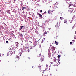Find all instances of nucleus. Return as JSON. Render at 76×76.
<instances>
[{
    "label": "nucleus",
    "instance_id": "obj_17",
    "mask_svg": "<svg viewBox=\"0 0 76 76\" xmlns=\"http://www.w3.org/2000/svg\"><path fill=\"white\" fill-rule=\"evenodd\" d=\"M54 63H56V59H54Z\"/></svg>",
    "mask_w": 76,
    "mask_h": 76
},
{
    "label": "nucleus",
    "instance_id": "obj_10",
    "mask_svg": "<svg viewBox=\"0 0 76 76\" xmlns=\"http://www.w3.org/2000/svg\"><path fill=\"white\" fill-rule=\"evenodd\" d=\"M52 48L53 50V51H54V50H55V47L53 46L52 47Z\"/></svg>",
    "mask_w": 76,
    "mask_h": 76
},
{
    "label": "nucleus",
    "instance_id": "obj_5",
    "mask_svg": "<svg viewBox=\"0 0 76 76\" xmlns=\"http://www.w3.org/2000/svg\"><path fill=\"white\" fill-rule=\"evenodd\" d=\"M47 31H45L44 33V34H43V36L44 37H45L46 35H46V34H47Z\"/></svg>",
    "mask_w": 76,
    "mask_h": 76
},
{
    "label": "nucleus",
    "instance_id": "obj_34",
    "mask_svg": "<svg viewBox=\"0 0 76 76\" xmlns=\"http://www.w3.org/2000/svg\"><path fill=\"white\" fill-rule=\"evenodd\" d=\"M75 34H76V31L75 33Z\"/></svg>",
    "mask_w": 76,
    "mask_h": 76
},
{
    "label": "nucleus",
    "instance_id": "obj_15",
    "mask_svg": "<svg viewBox=\"0 0 76 76\" xmlns=\"http://www.w3.org/2000/svg\"><path fill=\"white\" fill-rule=\"evenodd\" d=\"M36 43H37V42H34V45H36V44H36Z\"/></svg>",
    "mask_w": 76,
    "mask_h": 76
},
{
    "label": "nucleus",
    "instance_id": "obj_20",
    "mask_svg": "<svg viewBox=\"0 0 76 76\" xmlns=\"http://www.w3.org/2000/svg\"><path fill=\"white\" fill-rule=\"evenodd\" d=\"M74 13H75V14H76V10H75V11H74Z\"/></svg>",
    "mask_w": 76,
    "mask_h": 76
},
{
    "label": "nucleus",
    "instance_id": "obj_12",
    "mask_svg": "<svg viewBox=\"0 0 76 76\" xmlns=\"http://www.w3.org/2000/svg\"><path fill=\"white\" fill-rule=\"evenodd\" d=\"M38 67H39V68H40V69H41V65H38Z\"/></svg>",
    "mask_w": 76,
    "mask_h": 76
},
{
    "label": "nucleus",
    "instance_id": "obj_25",
    "mask_svg": "<svg viewBox=\"0 0 76 76\" xmlns=\"http://www.w3.org/2000/svg\"><path fill=\"white\" fill-rule=\"evenodd\" d=\"M72 43H73V42H70V44H72Z\"/></svg>",
    "mask_w": 76,
    "mask_h": 76
},
{
    "label": "nucleus",
    "instance_id": "obj_41",
    "mask_svg": "<svg viewBox=\"0 0 76 76\" xmlns=\"http://www.w3.org/2000/svg\"><path fill=\"white\" fill-rule=\"evenodd\" d=\"M17 43H18V42H16V43H17Z\"/></svg>",
    "mask_w": 76,
    "mask_h": 76
},
{
    "label": "nucleus",
    "instance_id": "obj_11",
    "mask_svg": "<svg viewBox=\"0 0 76 76\" xmlns=\"http://www.w3.org/2000/svg\"><path fill=\"white\" fill-rule=\"evenodd\" d=\"M71 6H73V5H72V4H70L69 5V7H70Z\"/></svg>",
    "mask_w": 76,
    "mask_h": 76
},
{
    "label": "nucleus",
    "instance_id": "obj_39",
    "mask_svg": "<svg viewBox=\"0 0 76 76\" xmlns=\"http://www.w3.org/2000/svg\"><path fill=\"white\" fill-rule=\"evenodd\" d=\"M1 56V55H0V57Z\"/></svg>",
    "mask_w": 76,
    "mask_h": 76
},
{
    "label": "nucleus",
    "instance_id": "obj_31",
    "mask_svg": "<svg viewBox=\"0 0 76 76\" xmlns=\"http://www.w3.org/2000/svg\"><path fill=\"white\" fill-rule=\"evenodd\" d=\"M50 2H52V1H52V0H50Z\"/></svg>",
    "mask_w": 76,
    "mask_h": 76
},
{
    "label": "nucleus",
    "instance_id": "obj_32",
    "mask_svg": "<svg viewBox=\"0 0 76 76\" xmlns=\"http://www.w3.org/2000/svg\"><path fill=\"white\" fill-rule=\"evenodd\" d=\"M51 28H49V30H51Z\"/></svg>",
    "mask_w": 76,
    "mask_h": 76
},
{
    "label": "nucleus",
    "instance_id": "obj_18",
    "mask_svg": "<svg viewBox=\"0 0 76 76\" xmlns=\"http://www.w3.org/2000/svg\"><path fill=\"white\" fill-rule=\"evenodd\" d=\"M35 32H36V34H38V31L37 30Z\"/></svg>",
    "mask_w": 76,
    "mask_h": 76
},
{
    "label": "nucleus",
    "instance_id": "obj_9",
    "mask_svg": "<svg viewBox=\"0 0 76 76\" xmlns=\"http://www.w3.org/2000/svg\"><path fill=\"white\" fill-rule=\"evenodd\" d=\"M64 23H67V20L66 19H65L64 20Z\"/></svg>",
    "mask_w": 76,
    "mask_h": 76
},
{
    "label": "nucleus",
    "instance_id": "obj_7",
    "mask_svg": "<svg viewBox=\"0 0 76 76\" xmlns=\"http://www.w3.org/2000/svg\"><path fill=\"white\" fill-rule=\"evenodd\" d=\"M68 12H73V9H70L69 10H68Z\"/></svg>",
    "mask_w": 76,
    "mask_h": 76
},
{
    "label": "nucleus",
    "instance_id": "obj_29",
    "mask_svg": "<svg viewBox=\"0 0 76 76\" xmlns=\"http://www.w3.org/2000/svg\"><path fill=\"white\" fill-rule=\"evenodd\" d=\"M15 52H16L15 51H14V52H12V53H14V54H15Z\"/></svg>",
    "mask_w": 76,
    "mask_h": 76
},
{
    "label": "nucleus",
    "instance_id": "obj_37",
    "mask_svg": "<svg viewBox=\"0 0 76 76\" xmlns=\"http://www.w3.org/2000/svg\"><path fill=\"white\" fill-rule=\"evenodd\" d=\"M50 76H52V74H50Z\"/></svg>",
    "mask_w": 76,
    "mask_h": 76
},
{
    "label": "nucleus",
    "instance_id": "obj_19",
    "mask_svg": "<svg viewBox=\"0 0 76 76\" xmlns=\"http://www.w3.org/2000/svg\"><path fill=\"white\" fill-rule=\"evenodd\" d=\"M16 56L17 58H19V56Z\"/></svg>",
    "mask_w": 76,
    "mask_h": 76
},
{
    "label": "nucleus",
    "instance_id": "obj_13",
    "mask_svg": "<svg viewBox=\"0 0 76 76\" xmlns=\"http://www.w3.org/2000/svg\"><path fill=\"white\" fill-rule=\"evenodd\" d=\"M60 19H61V20H63V17H60Z\"/></svg>",
    "mask_w": 76,
    "mask_h": 76
},
{
    "label": "nucleus",
    "instance_id": "obj_2",
    "mask_svg": "<svg viewBox=\"0 0 76 76\" xmlns=\"http://www.w3.org/2000/svg\"><path fill=\"white\" fill-rule=\"evenodd\" d=\"M50 65H52L53 66H56V64L55 62H51V64H50Z\"/></svg>",
    "mask_w": 76,
    "mask_h": 76
},
{
    "label": "nucleus",
    "instance_id": "obj_22",
    "mask_svg": "<svg viewBox=\"0 0 76 76\" xmlns=\"http://www.w3.org/2000/svg\"><path fill=\"white\" fill-rule=\"evenodd\" d=\"M23 27V26H21V28H20V30H22V28Z\"/></svg>",
    "mask_w": 76,
    "mask_h": 76
},
{
    "label": "nucleus",
    "instance_id": "obj_23",
    "mask_svg": "<svg viewBox=\"0 0 76 76\" xmlns=\"http://www.w3.org/2000/svg\"><path fill=\"white\" fill-rule=\"evenodd\" d=\"M50 10H48V13H49V14H50Z\"/></svg>",
    "mask_w": 76,
    "mask_h": 76
},
{
    "label": "nucleus",
    "instance_id": "obj_3",
    "mask_svg": "<svg viewBox=\"0 0 76 76\" xmlns=\"http://www.w3.org/2000/svg\"><path fill=\"white\" fill-rule=\"evenodd\" d=\"M37 14L39 16L40 18H42V15L41 14H40L39 13H38V12H37Z\"/></svg>",
    "mask_w": 76,
    "mask_h": 76
},
{
    "label": "nucleus",
    "instance_id": "obj_28",
    "mask_svg": "<svg viewBox=\"0 0 76 76\" xmlns=\"http://www.w3.org/2000/svg\"><path fill=\"white\" fill-rule=\"evenodd\" d=\"M41 13H42V10H40Z\"/></svg>",
    "mask_w": 76,
    "mask_h": 76
},
{
    "label": "nucleus",
    "instance_id": "obj_6",
    "mask_svg": "<svg viewBox=\"0 0 76 76\" xmlns=\"http://www.w3.org/2000/svg\"><path fill=\"white\" fill-rule=\"evenodd\" d=\"M6 12L7 13H9V14H10V10H7Z\"/></svg>",
    "mask_w": 76,
    "mask_h": 76
},
{
    "label": "nucleus",
    "instance_id": "obj_35",
    "mask_svg": "<svg viewBox=\"0 0 76 76\" xmlns=\"http://www.w3.org/2000/svg\"><path fill=\"white\" fill-rule=\"evenodd\" d=\"M66 0V1H69V0Z\"/></svg>",
    "mask_w": 76,
    "mask_h": 76
},
{
    "label": "nucleus",
    "instance_id": "obj_27",
    "mask_svg": "<svg viewBox=\"0 0 76 76\" xmlns=\"http://www.w3.org/2000/svg\"><path fill=\"white\" fill-rule=\"evenodd\" d=\"M6 44H8V43H9L8 42V41H6Z\"/></svg>",
    "mask_w": 76,
    "mask_h": 76
},
{
    "label": "nucleus",
    "instance_id": "obj_4",
    "mask_svg": "<svg viewBox=\"0 0 76 76\" xmlns=\"http://www.w3.org/2000/svg\"><path fill=\"white\" fill-rule=\"evenodd\" d=\"M54 42L57 45H58V42H57V41H56L55 42H53V43H54Z\"/></svg>",
    "mask_w": 76,
    "mask_h": 76
},
{
    "label": "nucleus",
    "instance_id": "obj_40",
    "mask_svg": "<svg viewBox=\"0 0 76 76\" xmlns=\"http://www.w3.org/2000/svg\"><path fill=\"white\" fill-rule=\"evenodd\" d=\"M39 34V35H40V34Z\"/></svg>",
    "mask_w": 76,
    "mask_h": 76
},
{
    "label": "nucleus",
    "instance_id": "obj_21",
    "mask_svg": "<svg viewBox=\"0 0 76 76\" xmlns=\"http://www.w3.org/2000/svg\"><path fill=\"white\" fill-rule=\"evenodd\" d=\"M74 7H76V2L75 4L74 5Z\"/></svg>",
    "mask_w": 76,
    "mask_h": 76
},
{
    "label": "nucleus",
    "instance_id": "obj_42",
    "mask_svg": "<svg viewBox=\"0 0 76 76\" xmlns=\"http://www.w3.org/2000/svg\"><path fill=\"white\" fill-rule=\"evenodd\" d=\"M15 62H16V61H15Z\"/></svg>",
    "mask_w": 76,
    "mask_h": 76
},
{
    "label": "nucleus",
    "instance_id": "obj_33",
    "mask_svg": "<svg viewBox=\"0 0 76 76\" xmlns=\"http://www.w3.org/2000/svg\"><path fill=\"white\" fill-rule=\"evenodd\" d=\"M22 32H25V31H24V30H23L22 31Z\"/></svg>",
    "mask_w": 76,
    "mask_h": 76
},
{
    "label": "nucleus",
    "instance_id": "obj_24",
    "mask_svg": "<svg viewBox=\"0 0 76 76\" xmlns=\"http://www.w3.org/2000/svg\"><path fill=\"white\" fill-rule=\"evenodd\" d=\"M47 13V12L45 11L44 12V13H43V15H44V14L45 13Z\"/></svg>",
    "mask_w": 76,
    "mask_h": 76
},
{
    "label": "nucleus",
    "instance_id": "obj_8",
    "mask_svg": "<svg viewBox=\"0 0 76 76\" xmlns=\"http://www.w3.org/2000/svg\"><path fill=\"white\" fill-rule=\"evenodd\" d=\"M26 8V7H22V10H23L25 9Z\"/></svg>",
    "mask_w": 76,
    "mask_h": 76
},
{
    "label": "nucleus",
    "instance_id": "obj_30",
    "mask_svg": "<svg viewBox=\"0 0 76 76\" xmlns=\"http://www.w3.org/2000/svg\"><path fill=\"white\" fill-rule=\"evenodd\" d=\"M72 41H73V42H75V40H73Z\"/></svg>",
    "mask_w": 76,
    "mask_h": 76
},
{
    "label": "nucleus",
    "instance_id": "obj_1",
    "mask_svg": "<svg viewBox=\"0 0 76 76\" xmlns=\"http://www.w3.org/2000/svg\"><path fill=\"white\" fill-rule=\"evenodd\" d=\"M39 61L40 62H42L44 61V58L42 56L40 57L39 58Z\"/></svg>",
    "mask_w": 76,
    "mask_h": 76
},
{
    "label": "nucleus",
    "instance_id": "obj_16",
    "mask_svg": "<svg viewBox=\"0 0 76 76\" xmlns=\"http://www.w3.org/2000/svg\"><path fill=\"white\" fill-rule=\"evenodd\" d=\"M8 54H10V56H11L12 55V54L11 53H8Z\"/></svg>",
    "mask_w": 76,
    "mask_h": 76
},
{
    "label": "nucleus",
    "instance_id": "obj_26",
    "mask_svg": "<svg viewBox=\"0 0 76 76\" xmlns=\"http://www.w3.org/2000/svg\"><path fill=\"white\" fill-rule=\"evenodd\" d=\"M42 76H47V75H42Z\"/></svg>",
    "mask_w": 76,
    "mask_h": 76
},
{
    "label": "nucleus",
    "instance_id": "obj_14",
    "mask_svg": "<svg viewBox=\"0 0 76 76\" xmlns=\"http://www.w3.org/2000/svg\"><path fill=\"white\" fill-rule=\"evenodd\" d=\"M60 55H58V58H60Z\"/></svg>",
    "mask_w": 76,
    "mask_h": 76
},
{
    "label": "nucleus",
    "instance_id": "obj_38",
    "mask_svg": "<svg viewBox=\"0 0 76 76\" xmlns=\"http://www.w3.org/2000/svg\"><path fill=\"white\" fill-rule=\"evenodd\" d=\"M15 38H16V37H15Z\"/></svg>",
    "mask_w": 76,
    "mask_h": 76
},
{
    "label": "nucleus",
    "instance_id": "obj_36",
    "mask_svg": "<svg viewBox=\"0 0 76 76\" xmlns=\"http://www.w3.org/2000/svg\"><path fill=\"white\" fill-rule=\"evenodd\" d=\"M24 12H25V11H23V13H24Z\"/></svg>",
    "mask_w": 76,
    "mask_h": 76
}]
</instances>
